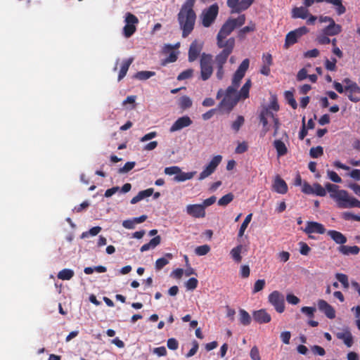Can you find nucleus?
Returning <instances> with one entry per match:
<instances>
[{"mask_svg":"<svg viewBox=\"0 0 360 360\" xmlns=\"http://www.w3.org/2000/svg\"><path fill=\"white\" fill-rule=\"evenodd\" d=\"M245 15L241 14L237 18H229L221 26L217 35V45L218 48L222 49H229L231 48L233 51L235 46V39L231 37L226 41L224 39L236 28L241 27L245 22Z\"/></svg>","mask_w":360,"mask_h":360,"instance_id":"nucleus-1","label":"nucleus"},{"mask_svg":"<svg viewBox=\"0 0 360 360\" xmlns=\"http://www.w3.org/2000/svg\"><path fill=\"white\" fill-rule=\"evenodd\" d=\"M196 0H186L177 14V20L182 31V37H187L193 30L196 13L193 9Z\"/></svg>","mask_w":360,"mask_h":360,"instance_id":"nucleus-2","label":"nucleus"},{"mask_svg":"<svg viewBox=\"0 0 360 360\" xmlns=\"http://www.w3.org/2000/svg\"><path fill=\"white\" fill-rule=\"evenodd\" d=\"M249 65L250 60L248 58L244 59L240 64L233 76L231 85L226 90L225 97L231 98L232 95L236 94V90L240 86V81L244 77L245 72L249 68Z\"/></svg>","mask_w":360,"mask_h":360,"instance_id":"nucleus-3","label":"nucleus"},{"mask_svg":"<svg viewBox=\"0 0 360 360\" xmlns=\"http://www.w3.org/2000/svg\"><path fill=\"white\" fill-rule=\"evenodd\" d=\"M325 187V189L330 193V197L336 202L337 206L342 209L349 196L348 192L345 190H340L338 185L330 183H327Z\"/></svg>","mask_w":360,"mask_h":360,"instance_id":"nucleus-4","label":"nucleus"},{"mask_svg":"<svg viewBox=\"0 0 360 360\" xmlns=\"http://www.w3.org/2000/svg\"><path fill=\"white\" fill-rule=\"evenodd\" d=\"M219 6L214 3L203 9L200 15V20L204 27H210L216 20L219 14Z\"/></svg>","mask_w":360,"mask_h":360,"instance_id":"nucleus-5","label":"nucleus"},{"mask_svg":"<svg viewBox=\"0 0 360 360\" xmlns=\"http://www.w3.org/2000/svg\"><path fill=\"white\" fill-rule=\"evenodd\" d=\"M231 48L229 49H222L216 55L214 60V65L216 69V77L217 79L221 80L224 76V65L226 63L229 56L231 55Z\"/></svg>","mask_w":360,"mask_h":360,"instance_id":"nucleus-6","label":"nucleus"},{"mask_svg":"<svg viewBox=\"0 0 360 360\" xmlns=\"http://www.w3.org/2000/svg\"><path fill=\"white\" fill-rule=\"evenodd\" d=\"M214 60L212 56L209 53H203L200 59V78L203 81L209 79L213 73Z\"/></svg>","mask_w":360,"mask_h":360,"instance_id":"nucleus-7","label":"nucleus"},{"mask_svg":"<svg viewBox=\"0 0 360 360\" xmlns=\"http://www.w3.org/2000/svg\"><path fill=\"white\" fill-rule=\"evenodd\" d=\"M124 22L125 25L123 27V34L126 38H129L136 30V25L139 23V19L135 15L131 13H127Z\"/></svg>","mask_w":360,"mask_h":360,"instance_id":"nucleus-8","label":"nucleus"},{"mask_svg":"<svg viewBox=\"0 0 360 360\" xmlns=\"http://www.w3.org/2000/svg\"><path fill=\"white\" fill-rule=\"evenodd\" d=\"M269 302L274 306L278 313H283L285 310L284 295L278 290H274L268 296Z\"/></svg>","mask_w":360,"mask_h":360,"instance_id":"nucleus-9","label":"nucleus"},{"mask_svg":"<svg viewBox=\"0 0 360 360\" xmlns=\"http://www.w3.org/2000/svg\"><path fill=\"white\" fill-rule=\"evenodd\" d=\"M255 0H227V6L231 9V13H240L249 8Z\"/></svg>","mask_w":360,"mask_h":360,"instance_id":"nucleus-10","label":"nucleus"},{"mask_svg":"<svg viewBox=\"0 0 360 360\" xmlns=\"http://www.w3.org/2000/svg\"><path fill=\"white\" fill-rule=\"evenodd\" d=\"M222 160V156L220 155H217L213 157V158L210 160L208 165L205 167V169L200 172L198 179L200 181L203 180L207 178L212 173L214 172L218 165Z\"/></svg>","mask_w":360,"mask_h":360,"instance_id":"nucleus-11","label":"nucleus"},{"mask_svg":"<svg viewBox=\"0 0 360 360\" xmlns=\"http://www.w3.org/2000/svg\"><path fill=\"white\" fill-rule=\"evenodd\" d=\"M302 191L305 194H314L321 197L326 195V190L319 183H315L311 186L307 182H304L302 185Z\"/></svg>","mask_w":360,"mask_h":360,"instance_id":"nucleus-12","label":"nucleus"},{"mask_svg":"<svg viewBox=\"0 0 360 360\" xmlns=\"http://www.w3.org/2000/svg\"><path fill=\"white\" fill-rule=\"evenodd\" d=\"M303 231L309 234V238L314 239V236L311 233L323 234L326 232V229L322 224L316 221H307L306 227L303 229Z\"/></svg>","mask_w":360,"mask_h":360,"instance_id":"nucleus-13","label":"nucleus"},{"mask_svg":"<svg viewBox=\"0 0 360 360\" xmlns=\"http://www.w3.org/2000/svg\"><path fill=\"white\" fill-rule=\"evenodd\" d=\"M193 123V121L191 119L187 116H183L179 118H178L174 124L171 126L169 128L170 132H174L176 131H179L182 129L183 128L189 127Z\"/></svg>","mask_w":360,"mask_h":360,"instance_id":"nucleus-14","label":"nucleus"},{"mask_svg":"<svg viewBox=\"0 0 360 360\" xmlns=\"http://www.w3.org/2000/svg\"><path fill=\"white\" fill-rule=\"evenodd\" d=\"M186 212L188 214L195 218H203L205 217V210L201 204L187 205Z\"/></svg>","mask_w":360,"mask_h":360,"instance_id":"nucleus-15","label":"nucleus"},{"mask_svg":"<svg viewBox=\"0 0 360 360\" xmlns=\"http://www.w3.org/2000/svg\"><path fill=\"white\" fill-rule=\"evenodd\" d=\"M345 89L350 101L353 103L360 101V86L357 84L353 86H345Z\"/></svg>","mask_w":360,"mask_h":360,"instance_id":"nucleus-16","label":"nucleus"},{"mask_svg":"<svg viewBox=\"0 0 360 360\" xmlns=\"http://www.w3.org/2000/svg\"><path fill=\"white\" fill-rule=\"evenodd\" d=\"M318 307L319 309L323 312L328 319H333L335 317V311L334 308L326 301L319 300L318 301Z\"/></svg>","mask_w":360,"mask_h":360,"instance_id":"nucleus-17","label":"nucleus"},{"mask_svg":"<svg viewBox=\"0 0 360 360\" xmlns=\"http://www.w3.org/2000/svg\"><path fill=\"white\" fill-rule=\"evenodd\" d=\"M272 190L280 194H285L288 188L285 181L277 175L274 180Z\"/></svg>","mask_w":360,"mask_h":360,"instance_id":"nucleus-18","label":"nucleus"},{"mask_svg":"<svg viewBox=\"0 0 360 360\" xmlns=\"http://www.w3.org/2000/svg\"><path fill=\"white\" fill-rule=\"evenodd\" d=\"M254 320L259 323H267L271 320V315L265 309H259L253 312Z\"/></svg>","mask_w":360,"mask_h":360,"instance_id":"nucleus-19","label":"nucleus"},{"mask_svg":"<svg viewBox=\"0 0 360 360\" xmlns=\"http://www.w3.org/2000/svg\"><path fill=\"white\" fill-rule=\"evenodd\" d=\"M202 50V46L200 45L197 40H194L190 45L188 50V61L193 62L199 56Z\"/></svg>","mask_w":360,"mask_h":360,"instance_id":"nucleus-20","label":"nucleus"},{"mask_svg":"<svg viewBox=\"0 0 360 360\" xmlns=\"http://www.w3.org/2000/svg\"><path fill=\"white\" fill-rule=\"evenodd\" d=\"M327 234L335 243L340 245H343L347 241V237L340 231L329 230L327 231Z\"/></svg>","mask_w":360,"mask_h":360,"instance_id":"nucleus-21","label":"nucleus"},{"mask_svg":"<svg viewBox=\"0 0 360 360\" xmlns=\"http://www.w3.org/2000/svg\"><path fill=\"white\" fill-rule=\"evenodd\" d=\"M336 337L342 340L347 347H351L353 345V337L348 328L344 330V332L336 333Z\"/></svg>","mask_w":360,"mask_h":360,"instance_id":"nucleus-22","label":"nucleus"},{"mask_svg":"<svg viewBox=\"0 0 360 360\" xmlns=\"http://www.w3.org/2000/svg\"><path fill=\"white\" fill-rule=\"evenodd\" d=\"M309 10L304 6L294 7L291 11L292 18L307 19L309 16Z\"/></svg>","mask_w":360,"mask_h":360,"instance_id":"nucleus-23","label":"nucleus"},{"mask_svg":"<svg viewBox=\"0 0 360 360\" xmlns=\"http://www.w3.org/2000/svg\"><path fill=\"white\" fill-rule=\"evenodd\" d=\"M339 252L344 255H356L360 252V248L357 245L348 246V245H340L338 248Z\"/></svg>","mask_w":360,"mask_h":360,"instance_id":"nucleus-24","label":"nucleus"},{"mask_svg":"<svg viewBox=\"0 0 360 360\" xmlns=\"http://www.w3.org/2000/svg\"><path fill=\"white\" fill-rule=\"evenodd\" d=\"M323 32L324 34L329 36H335L342 32V27L341 25L336 24L335 21H333V22L330 23L323 30Z\"/></svg>","mask_w":360,"mask_h":360,"instance_id":"nucleus-25","label":"nucleus"},{"mask_svg":"<svg viewBox=\"0 0 360 360\" xmlns=\"http://www.w3.org/2000/svg\"><path fill=\"white\" fill-rule=\"evenodd\" d=\"M134 61V58L125 59L122 61V65L118 75V81L122 80L127 73L129 66Z\"/></svg>","mask_w":360,"mask_h":360,"instance_id":"nucleus-26","label":"nucleus"},{"mask_svg":"<svg viewBox=\"0 0 360 360\" xmlns=\"http://www.w3.org/2000/svg\"><path fill=\"white\" fill-rule=\"evenodd\" d=\"M251 80L248 79L245 83L243 84L238 95L236 96V99L239 101L240 99H245L249 97V91L251 87Z\"/></svg>","mask_w":360,"mask_h":360,"instance_id":"nucleus-27","label":"nucleus"},{"mask_svg":"<svg viewBox=\"0 0 360 360\" xmlns=\"http://www.w3.org/2000/svg\"><path fill=\"white\" fill-rule=\"evenodd\" d=\"M238 101L236 98L232 100L230 98L224 97L219 103V108L229 112Z\"/></svg>","mask_w":360,"mask_h":360,"instance_id":"nucleus-28","label":"nucleus"},{"mask_svg":"<svg viewBox=\"0 0 360 360\" xmlns=\"http://www.w3.org/2000/svg\"><path fill=\"white\" fill-rule=\"evenodd\" d=\"M161 243V237L160 236H157L152 238L148 243L143 245L141 248V252H146L150 249H153Z\"/></svg>","mask_w":360,"mask_h":360,"instance_id":"nucleus-29","label":"nucleus"},{"mask_svg":"<svg viewBox=\"0 0 360 360\" xmlns=\"http://www.w3.org/2000/svg\"><path fill=\"white\" fill-rule=\"evenodd\" d=\"M153 193V188H148L144 191H140L136 196L132 198L131 200V204H136L140 200H143L145 198L150 197Z\"/></svg>","mask_w":360,"mask_h":360,"instance_id":"nucleus-30","label":"nucleus"},{"mask_svg":"<svg viewBox=\"0 0 360 360\" xmlns=\"http://www.w3.org/2000/svg\"><path fill=\"white\" fill-rule=\"evenodd\" d=\"M243 248V247L242 245H238L236 247L233 248L230 252L231 258L236 263H240L242 261L241 252Z\"/></svg>","mask_w":360,"mask_h":360,"instance_id":"nucleus-31","label":"nucleus"},{"mask_svg":"<svg viewBox=\"0 0 360 360\" xmlns=\"http://www.w3.org/2000/svg\"><path fill=\"white\" fill-rule=\"evenodd\" d=\"M274 146L276 150L278 156H283L288 153V149L285 144L281 140H275Z\"/></svg>","mask_w":360,"mask_h":360,"instance_id":"nucleus-32","label":"nucleus"},{"mask_svg":"<svg viewBox=\"0 0 360 360\" xmlns=\"http://www.w3.org/2000/svg\"><path fill=\"white\" fill-rule=\"evenodd\" d=\"M328 4L334 6L335 11L338 15H341L346 12V8L342 4V0H328Z\"/></svg>","mask_w":360,"mask_h":360,"instance_id":"nucleus-33","label":"nucleus"},{"mask_svg":"<svg viewBox=\"0 0 360 360\" xmlns=\"http://www.w3.org/2000/svg\"><path fill=\"white\" fill-rule=\"evenodd\" d=\"M75 275V272L73 270L70 269H63L60 271L57 275L58 279L63 281H69Z\"/></svg>","mask_w":360,"mask_h":360,"instance_id":"nucleus-34","label":"nucleus"},{"mask_svg":"<svg viewBox=\"0 0 360 360\" xmlns=\"http://www.w3.org/2000/svg\"><path fill=\"white\" fill-rule=\"evenodd\" d=\"M271 117L274 118V115L272 112H271L268 108L263 109L259 115V120L260 122L262 124L263 127H266V125H268V120L267 117Z\"/></svg>","mask_w":360,"mask_h":360,"instance_id":"nucleus-35","label":"nucleus"},{"mask_svg":"<svg viewBox=\"0 0 360 360\" xmlns=\"http://www.w3.org/2000/svg\"><path fill=\"white\" fill-rule=\"evenodd\" d=\"M255 30H256L255 24L252 21H250L248 26L243 27L242 29H240L238 31V37L240 39H243L245 37V34H247L248 32H254Z\"/></svg>","mask_w":360,"mask_h":360,"instance_id":"nucleus-36","label":"nucleus"},{"mask_svg":"<svg viewBox=\"0 0 360 360\" xmlns=\"http://www.w3.org/2000/svg\"><path fill=\"white\" fill-rule=\"evenodd\" d=\"M192 104L193 102L191 99L187 96H183L179 99L178 105L183 110L191 108Z\"/></svg>","mask_w":360,"mask_h":360,"instance_id":"nucleus-37","label":"nucleus"},{"mask_svg":"<svg viewBox=\"0 0 360 360\" xmlns=\"http://www.w3.org/2000/svg\"><path fill=\"white\" fill-rule=\"evenodd\" d=\"M352 207L360 208V201L358 199L355 198L354 197L350 196L349 195L345 205H343L342 209Z\"/></svg>","mask_w":360,"mask_h":360,"instance_id":"nucleus-38","label":"nucleus"},{"mask_svg":"<svg viewBox=\"0 0 360 360\" xmlns=\"http://www.w3.org/2000/svg\"><path fill=\"white\" fill-rule=\"evenodd\" d=\"M298 38L295 34V32L290 31L285 36V48L295 44L297 41Z\"/></svg>","mask_w":360,"mask_h":360,"instance_id":"nucleus-39","label":"nucleus"},{"mask_svg":"<svg viewBox=\"0 0 360 360\" xmlns=\"http://www.w3.org/2000/svg\"><path fill=\"white\" fill-rule=\"evenodd\" d=\"M195 174V172H183L181 171L179 173H178L177 175H176L174 176V181L181 182V181H184L186 180L191 179L193 177Z\"/></svg>","mask_w":360,"mask_h":360,"instance_id":"nucleus-40","label":"nucleus"},{"mask_svg":"<svg viewBox=\"0 0 360 360\" xmlns=\"http://www.w3.org/2000/svg\"><path fill=\"white\" fill-rule=\"evenodd\" d=\"M240 323L243 326H248L251 323V317L250 314L244 309H240L239 311Z\"/></svg>","mask_w":360,"mask_h":360,"instance_id":"nucleus-41","label":"nucleus"},{"mask_svg":"<svg viewBox=\"0 0 360 360\" xmlns=\"http://www.w3.org/2000/svg\"><path fill=\"white\" fill-rule=\"evenodd\" d=\"M154 75L155 72L153 71H139L134 75V77L139 80H146Z\"/></svg>","mask_w":360,"mask_h":360,"instance_id":"nucleus-42","label":"nucleus"},{"mask_svg":"<svg viewBox=\"0 0 360 360\" xmlns=\"http://www.w3.org/2000/svg\"><path fill=\"white\" fill-rule=\"evenodd\" d=\"M234 198V195L232 193H229L225 195L222 196L218 200V205L220 206H226L229 204Z\"/></svg>","mask_w":360,"mask_h":360,"instance_id":"nucleus-43","label":"nucleus"},{"mask_svg":"<svg viewBox=\"0 0 360 360\" xmlns=\"http://www.w3.org/2000/svg\"><path fill=\"white\" fill-rule=\"evenodd\" d=\"M335 278L340 283H341L344 288L347 289L349 288V283L348 281V276L346 274L342 273H337L335 274Z\"/></svg>","mask_w":360,"mask_h":360,"instance_id":"nucleus-44","label":"nucleus"},{"mask_svg":"<svg viewBox=\"0 0 360 360\" xmlns=\"http://www.w3.org/2000/svg\"><path fill=\"white\" fill-rule=\"evenodd\" d=\"M285 98L287 100L288 104L293 108L296 109L297 108V103L294 98L293 93L290 91H286L285 92Z\"/></svg>","mask_w":360,"mask_h":360,"instance_id":"nucleus-45","label":"nucleus"},{"mask_svg":"<svg viewBox=\"0 0 360 360\" xmlns=\"http://www.w3.org/2000/svg\"><path fill=\"white\" fill-rule=\"evenodd\" d=\"M245 119L243 116L238 115L236 120L232 123L231 128L236 131H238L240 128L243 125Z\"/></svg>","mask_w":360,"mask_h":360,"instance_id":"nucleus-46","label":"nucleus"},{"mask_svg":"<svg viewBox=\"0 0 360 360\" xmlns=\"http://www.w3.org/2000/svg\"><path fill=\"white\" fill-rule=\"evenodd\" d=\"M310 156L313 158H317L323 154V148L322 146L312 147L309 151Z\"/></svg>","mask_w":360,"mask_h":360,"instance_id":"nucleus-47","label":"nucleus"},{"mask_svg":"<svg viewBox=\"0 0 360 360\" xmlns=\"http://www.w3.org/2000/svg\"><path fill=\"white\" fill-rule=\"evenodd\" d=\"M101 231V227L100 226H94L89 229L88 231L83 232L82 233L81 238H87L89 236H96Z\"/></svg>","mask_w":360,"mask_h":360,"instance_id":"nucleus-48","label":"nucleus"},{"mask_svg":"<svg viewBox=\"0 0 360 360\" xmlns=\"http://www.w3.org/2000/svg\"><path fill=\"white\" fill-rule=\"evenodd\" d=\"M210 251V247L208 245H203L198 246L195 250V252L197 255L199 256H203L207 255Z\"/></svg>","mask_w":360,"mask_h":360,"instance_id":"nucleus-49","label":"nucleus"},{"mask_svg":"<svg viewBox=\"0 0 360 360\" xmlns=\"http://www.w3.org/2000/svg\"><path fill=\"white\" fill-rule=\"evenodd\" d=\"M193 74V69H187V70L181 72L178 75L177 79L181 81V80H184V79H189V78L192 77Z\"/></svg>","mask_w":360,"mask_h":360,"instance_id":"nucleus-50","label":"nucleus"},{"mask_svg":"<svg viewBox=\"0 0 360 360\" xmlns=\"http://www.w3.org/2000/svg\"><path fill=\"white\" fill-rule=\"evenodd\" d=\"M342 217L343 219L349 221V220H353L356 221H360V216L354 214L352 212H343L342 214Z\"/></svg>","mask_w":360,"mask_h":360,"instance_id":"nucleus-51","label":"nucleus"},{"mask_svg":"<svg viewBox=\"0 0 360 360\" xmlns=\"http://www.w3.org/2000/svg\"><path fill=\"white\" fill-rule=\"evenodd\" d=\"M329 35L324 34L323 32L316 37V41L321 45L329 44L330 39L328 37Z\"/></svg>","mask_w":360,"mask_h":360,"instance_id":"nucleus-52","label":"nucleus"},{"mask_svg":"<svg viewBox=\"0 0 360 360\" xmlns=\"http://www.w3.org/2000/svg\"><path fill=\"white\" fill-rule=\"evenodd\" d=\"M265 284H266V282H265L264 279H259V280L256 281V282L254 284L252 292L256 293V292L261 291L264 288Z\"/></svg>","mask_w":360,"mask_h":360,"instance_id":"nucleus-53","label":"nucleus"},{"mask_svg":"<svg viewBox=\"0 0 360 360\" xmlns=\"http://www.w3.org/2000/svg\"><path fill=\"white\" fill-rule=\"evenodd\" d=\"M135 165V162H127L122 167L119 169L118 172L120 174L127 173L134 167Z\"/></svg>","mask_w":360,"mask_h":360,"instance_id":"nucleus-54","label":"nucleus"},{"mask_svg":"<svg viewBox=\"0 0 360 360\" xmlns=\"http://www.w3.org/2000/svg\"><path fill=\"white\" fill-rule=\"evenodd\" d=\"M169 263V260L165 257L159 258L155 262V269L159 271L162 269L164 266H165Z\"/></svg>","mask_w":360,"mask_h":360,"instance_id":"nucleus-55","label":"nucleus"},{"mask_svg":"<svg viewBox=\"0 0 360 360\" xmlns=\"http://www.w3.org/2000/svg\"><path fill=\"white\" fill-rule=\"evenodd\" d=\"M192 345H193L192 348L186 354V358H190V357L194 356L197 353V352L198 350L199 345H198V342L196 340H193L192 342Z\"/></svg>","mask_w":360,"mask_h":360,"instance_id":"nucleus-56","label":"nucleus"},{"mask_svg":"<svg viewBox=\"0 0 360 360\" xmlns=\"http://www.w3.org/2000/svg\"><path fill=\"white\" fill-rule=\"evenodd\" d=\"M327 174L328 178L335 183H341L342 179L339 176V175L334 171L328 170Z\"/></svg>","mask_w":360,"mask_h":360,"instance_id":"nucleus-57","label":"nucleus"},{"mask_svg":"<svg viewBox=\"0 0 360 360\" xmlns=\"http://www.w3.org/2000/svg\"><path fill=\"white\" fill-rule=\"evenodd\" d=\"M316 310V308L313 307H302L301 308V311L309 318L314 317Z\"/></svg>","mask_w":360,"mask_h":360,"instance_id":"nucleus-58","label":"nucleus"},{"mask_svg":"<svg viewBox=\"0 0 360 360\" xmlns=\"http://www.w3.org/2000/svg\"><path fill=\"white\" fill-rule=\"evenodd\" d=\"M336 63L337 60L335 58H332V60L326 59L325 62L326 68L330 71H335L336 70Z\"/></svg>","mask_w":360,"mask_h":360,"instance_id":"nucleus-59","label":"nucleus"},{"mask_svg":"<svg viewBox=\"0 0 360 360\" xmlns=\"http://www.w3.org/2000/svg\"><path fill=\"white\" fill-rule=\"evenodd\" d=\"M165 173L167 175H177L181 172V169L177 166L168 167L165 169Z\"/></svg>","mask_w":360,"mask_h":360,"instance_id":"nucleus-60","label":"nucleus"},{"mask_svg":"<svg viewBox=\"0 0 360 360\" xmlns=\"http://www.w3.org/2000/svg\"><path fill=\"white\" fill-rule=\"evenodd\" d=\"M198 281L195 278H189L186 283V287L188 290H194L198 286Z\"/></svg>","mask_w":360,"mask_h":360,"instance_id":"nucleus-61","label":"nucleus"},{"mask_svg":"<svg viewBox=\"0 0 360 360\" xmlns=\"http://www.w3.org/2000/svg\"><path fill=\"white\" fill-rule=\"evenodd\" d=\"M299 245L300 248V254L302 255H308L311 250V248L309 247V245L306 243H304V242H300Z\"/></svg>","mask_w":360,"mask_h":360,"instance_id":"nucleus-62","label":"nucleus"},{"mask_svg":"<svg viewBox=\"0 0 360 360\" xmlns=\"http://www.w3.org/2000/svg\"><path fill=\"white\" fill-rule=\"evenodd\" d=\"M167 347L172 350H176L179 347V342L175 338H169L167 342Z\"/></svg>","mask_w":360,"mask_h":360,"instance_id":"nucleus-63","label":"nucleus"},{"mask_svg":"<svg viewBox=\"0 0 360 360\" xmlns=\"http://www.w3.org/2000/svg\"><path fill=\"white\" fill-rule=\"evenodd\" d=\"M250 356L252 360H261L259 349L256 346L251 349Z\"/></svg>","mask_w":360,"mask_h":360,"instance_id":"nucleus-64","label":"nucleus"}]
</instances>
